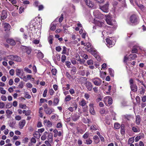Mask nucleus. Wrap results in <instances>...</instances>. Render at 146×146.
<instances>
[{"mask_svg": "<svg viewBox=\"0 0 146 146\" xmlns=\"http://www.w3.org/2000/svg\"><path fill=\"white\" fill-rule=\"evenodd\" d=\"M109 4L108 3H107L103 5H99V9L105 13H108L109 11Z\"/></svg>", "mask_w": 146, "mask_h": 146, "instance_id": "f257e3e1", "label": "nucleus"}, {"mask_svg": "<svg viewBox=\"0 0 146 146\" xmlns=\"http://www.w3.org/2000/svg\"><path fill=\"white\" fill-rule=\"evenodd\" d=\"M130 21L134 25L137 23V19L135 15L134 14L131 16L130 17Z\"/></svg>", "mask_w": 146, "mask_h": 146, "instance_id": "f03ea898", "label": "nucleus"}, {"mask_svg": "<svg viewBox=\"0 0 146 146\" xmlns=\"http://www.w3.org/2000/svg\"><path fill=\"white\" fill-rule=\"evenodd\" d=\"M111 39H110V38H107L106 39V41L107 43V45L108 47H111L112 46L114 45V42H112L111 40V38H110Z\"/></svg>", "mask_w": 146, "mask_h": 146, "instance_id": "7ed1b4c3", "label": "nucleus"}, {"mask_svg": "<svg viewBox=\"0 0 146 146\" xmlns=\"http://www.w3.org/2000/svg\"><path fill=\"white\" fill-rule=\"evenodd\" d=\"M85 84L88 90L89 91H91L93 87L91 83L89 81H86Z\"/></svg>", "mask_w": 146, "mask_h": 146, "instance_id": "20e7f679", "label": "nucleus"}, {"mask_svg": "<svg viewBox=\"0 0 146 146\" xmlns=\"http://www.w3.org/2000/svg\"><path fill=\"white\" fill-rule=\"evenodd\" d=\"M10 25L8 23H5L4 27V30L5 31H8L10 30Z\"/></svg>", "mask_w": 146, "mask_h": 146, "instance_id": "39448f33", "label": "nucleus"}, {"mask_svg": "<svg viewBox=\"0 0 146 146\" xmlns=\"http://www.w3.org/2000/svg\"><path fill=\"white\" fill-rule=\"evenodd\" d=\"M131 90L134 92H136L137 90V87L135 84L130 86Z\"/></svg>", "mask_w": 146, "mask_h": 146, "instance_id": "423d86ee", "label": "nucleus"}, {"mask_svg": "<svg viewBox=\"0 0 146 146\" xmlns=\"http://www.w3.org/2000/svg\"><path fill=\"white\" fill-rule=\"evenodd\" d=\"M84 1L88 6L91 8L93 7V5L91 1L88 0H84Z\"/></svg>", "mask_w": 146, "mask_h": 146, "instance_id": "0eeeda50", "label": "nucleus"}, {"mask_svg": "<svg viewBox=\"0 0 146 146\" xmlns=\"http://www.w3.org/2000/svg\"><path fill=\"white\" fill-rule=\"evenodd\" d=\"M7 16V12L3 10L2 13L1 18L3 19H5Z\"/></svg>", "mask_w": 146, "mask_h": 146, "instance_id": "6e6552de", "label": "nucleus"}, {"mask_svg": "<svg viewBox=\"0 0 146 146\" xmlns=\"http://www.w3.org/2000/svg\"><path fill=\"white\" fill-rule=\"evenodd\" d=\"M96 78H94L92 80L94 85L98 86H100V83H99L98 81L96 80Z\"/></svg>", "mask_w": 146, "mask_h": 146, "instance_id": "1a4fd4ad", "label": "nucleus"}, {"mask_svg": "<svg viewBox=\"0 0 146 146\" xmlns=\"http://www.w3.org/2000/svg\"><path fill=\"white\" fill-rule=\"evenodd\" d=\"M47 139L50 142H52V133H49Z\"/></svg>", "mask_w": 146, "mask_h": 146, "instance_id": "9d476101", "label": "nucleus"}, {"mask_svg": "<svg viewBox=\"0 0 146 146\" xmlns=\"http://www.w3.org/2000/svg\"><path fill=\"white\" fill-rule=\"evenodd\" d=\"M80 116L78 115L77 114H76L74 115H73L72 117V119L74 121L77 120L80 117Z\"/></svg>", "mask_w": 146, "mask_h": 146, "instance_id": "9b49d317", "label": "nucleus"}, {"mask_svg": "<svg viewBox=\"0 0 146 146\" xmlns=\"http://www.w3.org/2000/svg\"><path fill=\"white\" fill-rule=\"evenodd\" d=\"M46 113L47 114H50L52 112V110L51 108H49L48 109L44 110Z\"/></svg>", "mask_w": 146, "mask_h": 146, "instance_id": "f8f14e48", "label": "nucleus"}, {"mask_svg": "<svg viewBox=\"0 0 146 146\" xmlns=\"http://www.w3.org/2000/svg\"><path fill=\"white\" fill-rule=\"evenodd\" d=\"M7 42L9 43L10 44L12 45H15L16 44L15 41L12 39H9L7 40Z\"/></svg>", "mask_w": 146, "mask_h": 146, "instance_id": "ddd939ff", "label": "nucleus"}, {"mask_svg": "<svg viewBox=\"0 0 146 146\" xmlns=\"http://www.w3.org/2000/svg\"><path fill=\"white\" fill-rule=\"evenodd\" d=\"M31 50H32L30 47H27L26 48L25 52H26L28 54H29L31 53Z\"/></svg>", "mask_w": 146, "mask_h": 146, "instance_id": "4468645a", "label": "nucleus"}, {"mask_svg": "<svg viewBox=\"0 0 146 146\" xmlns=\"http://www.w3.org/2000/svg\"><path fill=\"white\" fill-rule=\"evenodd\" d=\"M31 143H29V145H32L34 143H35L36 142L35 139L34 137H32L31 139Z\"/></svg>", "mask_w": 146, "mask_h": 146, "instance_id": "2eb2a0df", "label": "nucleus"}, {"mask_svg": "<svg viewBox=\"0 0 146 146\" xmlns=\"http://www.w3.org/2000/svg\"><path fill=\"white\" fill-rule=\"evenodd\" d=\"M21 58L19 56L17 55H15L13 60L17 62H20L21 61Z\"/></svg>", "mask_w": 146, "mask_h": 146, "instance_id": "dca6fc26", "label": "nucleus"}, {"mask_svg": "<svg viewBox=\"0 0 146 146\" xmlns=\"http://www.w3.org/2000/svg\"><path fill=\"white\" fill-rule=\"evenodd\" d=\"M25 120H22L19 122V125L21 127H23L25 125Z\"/></svg>", "mask_w": 146, "mask_h": 146, "instance_id": "f3484780", "label": "nucleus"}, {"mask_svg": "<svg viewBox=\"0 0 146 146\" xmlns=\"http://www.w3.org/2000/svg\"><path fill=\"white\" fill-rule=\"evenodd\" d=\"M38 57L40 58H42L44 57L43 54L41 52H38L37 54Z\"/></svg>", "mask_w": 146, "mask_h": 146, "instance_id": "a211bd4d", "label": "nucleus"}, {"mask_svg": "<svg viewBox=\"0 0 146 146\" xmlns=\"http://www.w3.org/2000/svg\"><path fill=\"white\" fill-rule=\"evenodd\" d=\"M51 25V26L50 27V30L52 31H54L56 29V25L52 23Z\"/></svg>", "mask_w": 146, "mask_h": 146, "instance_id": "6ab92c4d", "label": "nucleus"}, {"mask_svg": "<svg viewBox=\"0 0 146 146\" xmlns=\"http://www.w3.org/2000/svg\"><path fill=\"white\" fill-rule=\"evenodd\" d=\"M6 113L7 115V117H9L10 115L12 114V112L9 110H7L6 111Z\"/></svg>", "mask_w": 146, "mask_h": 146, "instance_id": "aec40b11", "label": "nucleus"}, {"mask_svg": "<svg viewBox=\"0 0 146 146\" xmlns=\"http://www.w3.org/2000/svg\"><path fill=\"white\" fill-rule=\"evenodd\" d=\"M137 57V55L135 54H130L129 56V58L133 60Z\"/></svg>", "mask_w": 146, "mask_h": 146, "instance_id": "412c9836", "label": "nucleus"}, {"mask_svg": "<svg viewBox=\"0 0 146 146\" xmlns=\"http://www.w3.org/2000/svg\"><path fill=\"white\" fill-rule=\"evenodd\" d=\"M59 101L58 99L57 98H55L54 99L53 102V104L54 105H56L58 103Z\"/></svg>", "mask_w": 146, "mask_h": 146, "instance_id": "4be33fe9", "label": "nucleus"}, {"mask_svg": "<svg viewBox=\"0 0 146 146\" xmlns=\"http://www.w3.org/2000/svg\"><path fill=\"white\" fill-rule=\"evenodd\" d=\"M140 121V118L139 116H137L136 117V123L139 124Z\"/></svg>", "mask_w": 146, "mask_h": 146, "instance_id": "5701e85b", "label": "nucleus"}, {"mask_svg": "<svg viewBox=\"0 0 146 146\" xmlns=\"http://www.w3.org/2000/svg\"><path fill=\"white\" fill-rule=\"evenodd\" d=\"M106 21L107 23L109 25H112V23L110 20L109 19V17H107L106 19Z\"/></svg>", "mask_w": 146, "mask_h": 146, "instance_id": "b1692460", "label": "nucleus"}, {"mask_svg": "<svg viewBox=\"0 0 146 146\" xmlns=\"http://www.w3.org/2000/svg\"><path fill=\"white\" fill-rule=\"evenodd\" d=\"M12 106V104L11 103H8L5 106L6 108H9Z\"/></svg>", "mask_w": 146, "mask_h": 146, "instance_id": "393cba45", "label": "nucleus"}, {"mask_svg": "<svg viewBox=\"0 0 146 146\" xmlns=\"http://www.w3.org/2000/svg\"><path fill=\"white\" fill-rule=\"evenodd\" d=\"M137 6L140 8V9L142 11L144 10L145 9V7L142 4H138Z\"/></svg>", "mask_w": 146, "mask_h": 146, "instance_id": "a878e982", "label": "nucleus"}, {"mask_svg": "<svg viewBox=\"0 0 146 146\" xmlns=\"http://www.w3.org/2000/svg\"><path fill=\"white\" fill-rule=\"evenodd\" d=\"M15 55H9L7 56V58L8 59H11L12 60H14Z\"/></svg>", "mask_w": 146, "mask_h": 146, "instance_id": "bb28decb", "label": "nucleus"}, {"mask_svg": "<svg viewBox=\"0 0 146 146\" xmlns=\"http://www.w3.org/2000/svg\"><path fill=\"white\" fill-rule=\"evenodd\" d=\"M92 140L89 139L86 140V142L85 143L87 144H90L92 143Z\"/></svg>", "mask_w": 146, "mask_h": 146, "instance_id": "cd10ccee", "label": "nucleus"}, {"mask_svg": "<svg viewBox=\"0 0 146 146\" xmlns=\"http://www.w3.org/2000/svg\"><path fill=\"white\" fill-rule=\"evenodd\" d=\"M66 58V56L64 55H63L62 56L61 61L62 62H64Z\"/></svg>", "mask_w": 146, "mask_h": 146, "instance_id": "c85d7f7f", "label": "nucleus"}, {"mask_svg": "<svg viewBox=\"0 0 146 146\" xmlns=\"http://www.w3.org/2000/svg\"><path fill=\"white\" fill-rule=\"evenodd\" d=\"M27 47V46L21 45V48L23 52H25V51L26 48Z\"/></svg>", "mask_w": 146, "mask_h": 146, "instance_id": "c756f323", "label": "nucleus"}, {"mask_svg": "<svg viewBox=\"0 0 146 146\" xmlns=\"http://www.w3.org/2000/svg\"><path fill=\"white\" fill-rule=\"evenodd\" d=\"M52 125V123L49 121H47L46 124V126L48 127H51Z\"/></svg>", "mask_w": 146, "mask_h": 146, "instance_id": "7c9ffc66", "label": "nucleus"}, {"mask_svg": "<svg viewBox=\"0 0 146 146\" xmlns=\"http://www.w3.org/2000/svg\"><path fill=\"white\" fill-rule=\"evenodd\" d=\"M93 61L92 60L90 59L88 60L87 61V63L89 65H92L93 64Z\"/></svg>", "mask_w": 146, "mask_h": 146, "instance_id": "2f4dec72", "label": "nucleus"}, {"mask_svg": "<svg viewBox=\"0 0 146 146\" xmlns=\"http://www.w3.org/2000/svg\"><path fill=\"white\" fill-rule=\"evenodd\" d=\"M16 74L17 76H19V75L21 73V71L19 69H17L16 70Z\"/></svg>", "mask_w": 146, "mask_h": 146, "instance_id": "473e14b6", "label": "nucleus"}, {"mask_svg": "<svg viewBox=\"0 0 146 146\" xmlns=\"http://www.w3.org/2000/svg\"><path fill=\"white\" fill-rule=\"evenodd\" d=\"M71 100V97L70 95L67 96L65 98V100L66 101H68Z\"/></svg>", "mask_w": 146, "mask_h": 146, "instance_id": "72a5a7b5", "label": "nucleus"}, {"mask_svg": "<svg viewBox=\"0 0 146 146\" xmlns=\"http://www.w3.org/2000/svg\"><path fill=\"white\" fill-rule=\"evenodd\" d=\"M89 135V133L88 132L86 133L83 135V138L84 139H86L87 138Z\"/></svg>", "mask_w": 146, "mask_h": 146, "instance_id": "f704fd0d", "label": "nucleus"}, {"mask_svg": "<svg viewBox=\"0 0 146 146\" xmlns=\"http://www.w3.org/2000/svg\"><path fill=\"white\" fill-rule=\"evenodd\" d=\"M19 107L20 108L23 109H25L26 107V105L25 104H20L19 105Z\"/></svg>", "mask_w": 146, "mask_h": 146, "instance_id": "c9c22d12", "label": "nucleus"}, {"mask_svg": "<svg viewBox=\"0 0 146 146\" xmlns=\"http://www.w3.org/2000/svg\"><path fill=\"white\" fill-rule=\"evenodd\" d=\"M47 137V136L45 134H43L41 137V139L42 140H45Z\"/></svg>", "mask_w": 146, "mask_h": 146, "instance_id": "e433bc0d", "label": "nucleus"}, {"mask_svg": "<svg viewBox=\"0 0 146 146\" xmlns=\"http://www.w3.org/2000/svg\"><path fill=\"white\" fill-rule=\"evenodd\" d=\"M85 102V101L84 100H82V101L80 102V105L82 106H84L86 104V103Z\"/></svg>", "mask_w": 146, "mask_h": 146, "instance_id": "4c0bfd02", "label": "nucleus"}, {"mask_svg": "<svg viewBox=\"0 0 146 146\" xmlns=\"http://www.w3.org/2000/svg\"><path fill=\"white\" fill-rule=\"evenodd\" d=\"M15 123H14L12 121H11L10 123H9V125L10 127H13L14 126V125H15Z\"/></svg>", "mask_w": 146, "mask_h": 146, "instance_id": "58836bf2", "label": "nucleus"}, {"mask_svg": "<svg viewBox=\"0 0 146 146\" xmlns=\"http://www.w3.org/2000/svg\"><path fill=\"white\" fill-rule=\"evenodd\" d=\"M53 75H55L57 72V70L55 69H52L51 70Z\"/></svg>", "mask_w": 146, "mask_h": 146, "instance_id": "ea45409f", "label": "nucleus"}, {"mask_svg": "<svg viewBox=\"0 0 146 146\" xmlns=\"http://www.w3.org/2000/svg\"><path fill=\"white\" fill-rule=\"evenodd\" d=\"M108 104H109L111 105L112 104V98L111 97H110L109 98V99L108 100Z\"/></svg>", "mask_w": 146, "mask_h": 146, "instance_id": "a19ab883", "label": "nucleus"}, {"mask_svg": "<svg viewBox=\"0 0 146 146\" xmlns=\"http://www.w3.org/2000/svg\"><path fill=\"white\" fill-rule=\"evenodd\" d=\"M133 131L135 132H138L140 131L139 128H132Z\"/></svg>", "mask_w": 146, "mask_h": 146, "instance_id": "79ce46f5", "label": "nucleus"}, {"mask_svg": "<svg viewBox=\"0 0 146 146\" xmlns=\"http://www.w3.org/2000/svg\"><path fill=\"white\" fill-rule=\"evenodd\" d=\"M66 48L65 46H63V51L62 53V54H66Z\"/></svg>", "mask_w": 146, "mask_h": 146, "instance_id": "37998d69", "label": "nucleus"}, {"mask_svg": "<svg viewBox=\"0 0 146 146\" xmlns=\"http://www.w3.org/2000/svg\"><path fill=\"white\" fill-rule=\"evenodd\" d=\"M24 84V82L23 81H21L19 85V87L21 88H22L23 87V85Z\"/></svg>", "mask_w": 146, "mask_h": 146, "instance_id": "c03bdc74", "label": "nucleus"}, {"mask_svg": "<svg viewBox=\"0 0 146 146\" xmlns=\"http://www.w3.org/2000/svg\"><path fill=\"white\" fill-rule=\"evenodd\" d=\"M114 126V128H120V125L118 123H115Z\"/></svg>", "mask_w": 146, "mask_h": 146, "instance_id": "a18cd8bd", "label": "nucleus"}, {"mask_svg": "<svg viewBox=\"0 0 146 146\" xmlns=\"http://www.w3.org/2000/svg\"><path fill=\"white\" fill-rule=\"evenodd\" d=\"M24 70L25 71L30 73H31L32 72L28 68H24Z\"/></svg>", "mask_w": 146, "mask_h": 146, "instance_id": "49530a36", "label": "nucleus"}, {"mask_svg": "<svg viewBox=\"0 0 146 146\" xmlns=\"http://www.w3.org/2000/svg\"><path fill=\"white\" fill-rule=\"evenodd\" d=\"M52 36L50 35L49 36V38H50L49 40V42L50 44H52Z\"/></svg>", "mask_w": 146, "mask_h": 146, "instance_id": "de8ad7c7", "label": "nucleus"}, {"mask_svg": "<svg viewBox=\"0 0 146 146\" xmlns=\"http://www.w3.org/2000/svg\"><path fill=\"white\" fill-rule=\"evenodd\" d=\"M66 65L68 67H70V66L71 65V64L70 62L68 61H66L65 62Z\"/></svg>", "mask_w": 146, "mask_h": 146, "instance_id": "09e8293b", "label": "nucleus"}, {"mask_svg": "<svg viewBox=\"0 0 146 146\" xmlns=\"http://www.w3.org/2000/svg\"><path fill=\"white\" fill-rule=\"evenodd\" d=\"M71 62L73 64H76V62L75 61V58H74L71 59Z\"/></svg>", "mask_w": 146, "mask_h": 146, "instance_id": "8fccbe9b", "label": "nucleus"}, {"mask_svg": "<svg viewBox=\"0 0 146 146\" xmlns=\"http://www.w3.org/2000/svg\"><path fill=\"white\" fill-rule=\"evenodd\" d=\"M5 104L2 102H0V108H3L5 107Z\"/></svg>", "mask_w": 146, "mask_h": 146, "instance_id": "3c124183", "label": "nucleus"}, {"mask_svg": "<svg viewBox=\"0 0 146 146\" xmlns=\"http://www.w3.org/2000/svg\"><path fill=\"white\" fill-rule=\"evenodd\" d=\"M24 7H21L20 8V9H19V11H20L19 12V13L20 14L21 13L23 12L24 11Z\"/></svg>", "mask_w": 146, "mask_h": 146, "instance_id": "603ef678", "label": "nucleus"}, {"mask_svg": "<svg viewBox=\"0 0 146 146\" xmlns=\"http://www.w3.org/2000/svg\"><path fill=\"white\" fill-rule=\"evenodd\" d=\"M1 100L3 101H6L7 100V98L5 96L2 95L1 96Z\"/></svg>", "mask_w": 146, "mask_h": 146, "instance_id": "864d4df0", "label": "nucleus"}, {"mask_svg": "<svg viewBox=\"0 0 146 146\" xmlns=\"http://www.w3.org/2000/svg\"><path fill=\"white\" fill-rule=\"evenodd\" d=\"M109 71L110 74V75L112 76H113L114 75L112 72V69L110 68H109Z\"/></svg>", "mask_w": 146, "mask_h": 146, "instance_id": "5fc2aeb1", "label": "nucleus"}, {"mask_svg": "<svg viewBox=\"0 0 146 146\" xmlns=\"http://www.w3.org/2000/svg\"><path fill=\"white\" fill-rule=\"evenodd\" d=\"M9 74H10L11 75L13 76L14 74V71L13 69H11L9 71Z\"/></svg>", "mask_w": 146, "mask_h": 146, "instance_id": "6e6d98bb", "label": "nucleus"}, {"mask_svg": "<svg viewBox=\"0 0 146 146\" xmlns=\"http://www.w3.org/2000/svg\"><path fill=\"white\" fill-rule=\"evenodd\" d=\"M125 119H127V120H129L131 117L130 115H124V116Z\"/></svg>", "mask_w": 146, "mask_h": 146, "instance_id": "4d7b16f0", "label": "nucleus"}, {"mask_svg": "<svg viewBox=\"0 0 146 146\" xmlns=\"http://www.w3.org/2000/svg\"><path fill=\"white\" fill-rule=\"evenodd\" d=\"M13 82V80L12 79H10L9 82V84L10 85H12Z\"/></svg>", "mask_w": 146, "mask_h": 146, "instance_id": "13d9d810", "label": "nucleus"}, {"mask_svg": "<svg viewBox=\"0 0 146 146\" xmlns=\"http://www.w3.org/2000/svg\"><path fill=\"white\" fill-rule=\"evenodd\" d=\"M134 142V138L133 137L130 138L129 140V142L132 143Z\"/></svg>", "mask_w": 146, "mask_h": 146, "instance_id": "bf43d9fd", "label": "nucleus"}, {"mask_svg": "<svg viewBox=\"0 0 146 146\" xmlns=\"http://www.w3.org/2000/svg\"><path fill=\"white\" fill-rule=\"evenodd\" d=\"M29 139L27 137L25 138L24 139H23V142L25 143H26L28 141Z\"/></svg>", "mask_w": 146, "mask_h": 146, "instance_id": "052dcab7", "label": "nucleus"}, {"mask_svg": "<svg viewBox=\"0 0 146 146\" xmlns=\"http://www.w3.org/2000/svg\"><path fill=\"white\" fill-rule=\"evenodd\" d=\"M62 125L61 123L60 122L58 123L56 126L57 128H61L62 127Z\"/></svg>", "mask_w": 146, "mask_h": 146, "instance_id": "680f3d73", "label": "nucleus"}, {"mask_svg": "<svg viewBox=\"0 0 146 146\" xmlns=\"http://www.w3.org/2000/svg\"><path fill=\"white\" fill-rule=\"evenodd\" d=\"M96 59L97 60L99 61H100L101 60L100 56L99 55H96Z\"/></svg>", "mask_w": 146, "mask_h": 146, "instance_id": "e2e57ef3", "label": "nucleus"}, {"mask_svg": "<svg viewBox=\"0 0 146 146\" xmlns=\"http://www.w3.org/2000/svg\"><path fill=\"white\" fill-rule=\"evenodd\" d=\"M121 133L122 135H124L125 133V130L124 128H121Z\"/></svg>", "mask_w": 146, "mask_h": 146, "instance_id": "0e129e2a", "label": "nucleus"}, {"mask_svg": "<svg viewBox=\"0 0 146 146\" xmlns=\"http://www.w3.org/2000/svg\"><path fill=\"white\" fill-rule=\"evenodd\" d=\"M62 48L60 46H58L56 47V50L58 52H60Z\"/></svg>", "mask_w": 146, "mask_h": 146, "instance_id": "69168bd1", "label": "nucleus"}, {"mask_svg": "<svg viewBox=\"0 0 146 146\" xmlns=\"http://www.w3.org/2000/svg\"><path fill=\"white\" fill-rule=\"evenodd\" d=\"M15 119L17 120H19L21 119V117L19 115H17L15 117Z\"/></svg>", "mask_w": 146, "mask_h": 146, "instance_id": "338daca9", "label": "nucleus"}, {"mask_svg": "<svg viewBox=\"0 0 146 146\" xmlns=\"http://www.w3.org/2000/svg\"><path fill=\"white\" fill-rule=\"evenodd\" d=\"M45 143L46 145V146H51V144L48 141H45Z\"/></svg>", "mask_w": 146, "mask_h": 146, "instance_id": "774afa93", "label": "nucleus"}]
</instances>
